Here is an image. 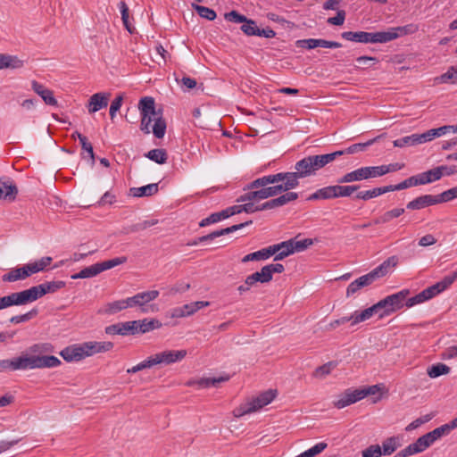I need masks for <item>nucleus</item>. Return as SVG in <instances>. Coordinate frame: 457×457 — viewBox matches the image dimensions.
<instances>
[{
    "label": "nucleus",
    "mask_w": 457,
    "mask_h": 457,
    "mask_svg": "<svg viewBox=\"0 0 457 457\" xmlns=\"http://www.w3.org/2000/svg\"><path fill=\"white\" fill-rule=\"evenodd\" d=\"M192 8L197 12V14L200 17L204 18L208 21H213L217 16L214 10L206 6L192 4Z\"/></svg>",
    "instance_id": "nucleus-47"
},
{
    "label": "nucleus",
    "mask_w": 457,
    "mask_h": 457,
    "mask_svg": "<svg viewBox=\"0 0 457 457\" xmlns=\"http://www.w3.org/2000/svg\"><path fill=\"white\" fill-rule=\"evenodd\" d=\"M295 46L297 47L306 49H314L316 47L339 48L342 46L341 43L339 42L328 41L321 38L299 39L295 42Z\"/></svg>",
    "instance_id": "nucleus-17"
},
{
    "label": "nucleus",
    "mask_w": 457,
    "mask_h": 457,
    "mask_svg": "<svg viewBox=\"0 0 457 457\" xmlns=\"http://www.w3.org/2000/svg\"><path fill=\"white\" fill-rule=\"evenodd\" d=\"M228 218V212H226L225 209L219 212L212 213L207 218L202 220L199 223L200 227H205L207 225L216 223L221 220H225Z\"/></svg>",
    "instance_id": "nucleus-48"
},
{
    "label": "nucleus",
    "mask_w": 457,
    "mask_h": 457,
    "mask_svg": "<svg viewBox=\"0 0 457 457\" xmlns=\"http://www.w3.org/2000/svg\"><path fill=\"white\" fill-rule=\"evenodd\" d=\"M101 272H100L98 264L96 263V264H93L91 266H88V267H86V268L82 269L79 272L71 275V278L72 279L87 278L95 277V276H96V275H98Z\"/></svg>",
    "instance_id": "nucleus-41"
},
{
    "label": "nucleus",
    "mask_w": 457,
    "mask_h": 457,
    "mask_svg": "<svg viewBox=\"0 0 457 457\" xmlns=\"http://www.w3.org/2000/svg\"><path fill=\"white\" fill-rule=\"evenodd\" d=\"M419 29L418 26L415 24H408L405 26L391 28L387 31H381V34L386 36V39H383V43H387L394 39H396L399 37L413 34L417 32Z\"/></svg>",
    "instance_id": "nucleus-18"
},
{
    "label": "nucleus",
    "mask_w": 457,
    "mask_h": 457,
    "mask_svg": "<svg viewBox=\"0 0 457 457\" xmlns=\"http://www.w3.org/2000/svg\"><path fill=\"white\" fill-rule=\"evenodd\" d=\"M401 446L400 440L397 436H390L382 442V455H391L395 450Z\"/></svg>",
    "instance_id": "nucleus-34"
},
{
    "label": "nucleus",
    "mask_w": 457,
    "mask_h": 457,
    "mask_svg": "<svg viewBox=\"0 0 457 457\" xmlns=\"http://www.w3.org/2000/svg\"><path fill=\"white\" fill-rule=\"evenodd\" d=\"M86 356H92L96 353L108 352L113 347L112 342L89 341L83 343Z\"/></svg>",
    "instance_id": "nucleus-22"
},
{
    "label": "nucleus",
    "mask_w": 457,
    "mask_h": 457,
    "mask_svg": "<svg viewBox=\"0 0 457 457\" xmlns=\"http://www.w3.org/2000/svg\"><path fill=\"white\" fill-rule=\"evenodd\" d=\"M384 135H379L365 143H357L350 145L349 147L345 148L346 154H353L358 152L365 151L368 146L373 145L375 142L378 141L381 137H383Z\"/></svg>",
    "instance_id": "nucleus-43"
},
{
    "label": "nucleus",
    "mask_w": 457,
    "mask_h": 457,
    "mask_svg": "<svg viewBox=\"0 0 457 457\" xmlns=\"http://www.w3.org/2000/svg\"><path fill=\"white\" fill-rule=\"evenodd\" d=\"M111 96L110 93H96L92 95L88 100L87 109L89 113H95L108 105Z\"/></svg>",
    "instance_id": "nucleus-20"
},
{
    "label": "nucleus",
    "mask_w": 457,
    "mask_h": 457,
    "mask_svg": "<svg viewBox=\"0 0 457 457\" xmlns=\"http://www.w3.org/2000/svg\"><path fill=\"white\" fill-rule=\"evenodd\" d=\"M290 240L292 241L294 253L303 252L313 244V241L311 238L297 240V237H295Z\"/></svg>",
    "instance_id": "nucleus-54"
},
{
    "label": "nucleus",
    "mask_w": 457,
    "mask_h": 457,
    "mask_svg": "<svg viewBox=\"0 0 457 457\" xmlns=\"http://www.w3.org/2000/svg\"><path fill=\"white\" fill-rule=\"evenodd\" d=\"M436 199L433 195H423L416 197L415 199L410 201L406 208L408 210H421L428 206L436 205Z\"/></svg>",
    "instance_id": "nucleus-25"
},
{
    "label": "nucleus",
    "mask_w": 457,
    "mask_h": 457,
    "mask_svg": "<svg viewBox=\"0 0 457 457\" xmlns=\"http://www.w3.org/2000/svg\"><path fill=\"white\" fill-rule=\"evenodd\" d=\"M320 170L314 155H308L295 162V171L290 172V177L299 181L300 179L315 175Z\"/></svg>",
    "instance_id": "nucleus-11"
},
{
    "label": "nucleus",
    "mask_w": 457,
    "mask_h": 457,
    "mask_svg": "<svg viewBox=\"0 0 457 457\" xmlns=\"http://www.w3.org/2000/svg\"><path fill=\"white\" fill-rule=\"evenodd\" d=\"M337 366L334 361H328L321 366L316 368L313 372V377L318 378H323L327 375L330 374L331 370Z\"/></svg>",
    "instance_id": "nucleus-53"
},
{
    "label": "nucleus",
    "mask_w": 457,
    "mask_h": 457,
    "mask_svg": "<svg viewBox=\"0 0 457 457\" xmlns=\"http://www.w3.org/2000/svg\"><path fill=\"white\" fill-rule=\"evenodd\" d=\"M129 328H130V327L129 325H127V321L120 322V323L107 326L105 328V333L108 335L127 336V335H129Z\"/></svg>",
    "instance_id": "nucleus-44"
},
{
    "label": "nucleus",
    "mask_w": 457,
    "mask_h": 457,
    "mask_svg": "<svg viewBox=\"0 0 457 457\" xmlns=\"http://www.w3.org/2000/svg\"><path fill=\"white\" fill-rule=\"evenodd\" d=\"M145 156L158 164L165 163L168 159L167 152L162 148L150 150L145 154Z\"/></svg>",
    "instance_id": "nucleus-38"
},
{
    "label": "nucleus",
    "mask_w": 457,
    "mask_h": 457,
    "mask_svg": "<svg viewBox=\"0 0 457 457\" xmlns=\"http://www.w3.org/2000/svg\"><path fill=\"white\" fill-rule=\"evenodd\" d=\"M410 295L409 289H403L395 294L387 295L384 299L379 301L383 312L379 313V317L383 318L387 316L397 310L402 309L404 306V301Z\"/></svg>",
    "instance_id": "nucleus-10"
},
{
    "label": "nucleus",
    "mask_w": 457,
    "mask_h": 457,
    "mask_svg": "<svg viewBox=\"0 0 457 457\" xmlns=\"http://www.w3.org/2000/svg\"><path fill=\"white\" fill-rule=\"evenodd\" d=\"M335 199L334 185L327 186L316 190L307 198L309 201Z\"/></svg>",
    "instance_id": "nucleus-29"
},
{
    "label": "nucleus",
    "mask_w": 457,
    "mask_h": 457,
    "mask_svg": "<svg viewBox=\"0 0 457 457\" xmlns=\"http://www.w3.org/2000/svg\"><path fill=\"white\" fill-rule=\"evenodd\" d=\"M257 28L254 21L246 19V21L243 22L240 29L247 36H255Z\"/></svg>",
    "instance_id": "nucleus-58"
},
{
    "label": "nucleus",
    "mask_w": 457,
    "mask_h": 457,
    "mask_svg": "<svg viewBox=\"0 0 457 457\" xmlns=\"http://www.w3.org/2000/svg\"><path fill=\"white\" fill-rule=\"evenodd\" d=\"M127 262V257H117L111 260H107L102 262H97L100 272L114 268L118 265L123 264Z\"/></svg>",
    "instance_id": "nucleus-49"
},
{
    "label": "nucleus",
    "mask_w": 457,
    "mask_h": 457,
    "mask_svg": "<svg viewBox=\"0 0 457 457\" xmlns=\"http://www.w3.org/2000/svg\"><path fill=\"white\" fill-rule=\"evenodd\" d=\"M23 66V62L17 56L0 54V69H18Z\"/></svg>",
    "instance_id": "nucleus-33"
},
{
    "label": "nucleus",
    "mask_w": 457,
    "mask_h": 457,
    "mask_svg": "<svg viewBox=\"0 0 457 457\" xmlns=\"http://www.w3.org/2000/svg\"><path fill=\"white\" fill-rule=\"evenodd\" d=\"M65 285V282L61 280L50 281L20 292L11 293L8 295L0 297V310L13 305H25L33 303L46 294L55 293L63 288Z\"/></svg>",
    "instance_id": "nucleus-2"
},
{
    "label": "nucleus",
    "mask_w": 457,
    "mask_h": 457,
    "mask_svg": "<svg viewBox=\"0 0 457 457\" xmlns=\"http://www.w3.org/2000/svg\"><path fill=\"white\" fill-rule=\"evenodd\" d=\"M141 124H140V129L145 133L149 134L151 132V123L153 120H154V117L152 115V113H146V114H141Z\"/></svg>",
    "instance_id": "nucleus-59"
},
{
    "label": "nucleus",
    "mask_w": 457,
    "mask_h": 457,
    "mask_svg": "<svg viewBox=\"0 0 457 457\" xmlns=\"http://www.w3.org/2000/svg\"><path fill=\"white\" fill-rule=\"evenodd\" d=\"M138 330L141 334L147 333L149 331H152L156 328H160L162 327V322L158 320L152 319V320H138Z\"/></svg>",
    "instance_id": "nucleus-39"
},
{
    "label": "nucleus",
    "mask_w": 457,
    "mask_h": 457,
    "mask_svg": "<svg viewBox=\"0 0 457 457\" xmlns=\"http://www.w3.org/2000/svg\"><path fill=\"white\" fill-rule=\"evenodd\" d=\"M38 314V310L37 308H33L28 312L21 315L12 316L10 319V322L12 324L23 323L30 320L35 318Z\"/></svg>",
    "instance_id": "nucleus-51"
},
{
    "label": "nucleus",
    "mask_w": 457,
    "mask_h": 457,
    "mask_svg": "<svg viewBox=\"0 0 457 457\" xmlns=\"http://www.w3.org/2000/svg\"><path fill=\"white\" fill-rule=\"evenodd\" d=\"M18 187L10 178L0 179V201L12 203L18 195Z\"/></svg>",
    "instance_id": "nucleus-15"
},
{
    "label": "nucleus",
    "mask_w": 457,
    "mask_h": 457,
    "mask_svg": "<svg viewBox=\"0 0 457 457\" xmlns=\"http://www.w3.org/2000/svg\"><path fill=\"white\" fill-rule=\"evenodd\" d=\"M341 37L348 41L358 43H383L382 40L386 39V36L378 32H366V31H345Z\"/></svg>",
    "instance_id": "nucleus-14"
},
{
    "label": "nucleus",
    "mask_w": 457,
    "mask_h": 457,
    "mask_svg": "<svg viewBox=\"0 0 457 457\" xmlns=\"http://www.w3.org/2000/svg\"><path fill=\"white\" fill-rule=\"evenodd\" d=\"M252 222H253L252 220H248V221H245V222H243L240 224H237V225H233V226H230V227L215 230L208 235L199 237V241L200 242L212 241L219 237L228 235V234L235 232L238 229H241V228L252 224Z\"/></svg>",
    "instance_id": "nucleus-21"
},
{
    "label": "nucleus",
    "mask_w": 457,
    "mask_h": 457,
    "mask_svg": "<svg viewBox=\"0 0 457 457\" xmlns=\"http://www.w3.org/2000/svg\"><path fill=\"white\" fill-rule=\"evenodd\" d=\"M60 354L66 361H79L87 357L83 343L67 346Z\"/></svg>",
    "instance_id": "nucleus-19"
},
{
    "label": "nucleus",
    "mask_w": 457,
    "mask_h": 457,
    "mask_svg": "<svg viewBox=\"0 0 457 457\" xmlns=\"http://www.w3.org/2000/svg\"><path fill=\"white\" fill-rule=\"evenodd\" d=\"M228 379V376H221L219 378H202L197 379L196 383L200 388H208L210 386H217L219 383L226 382Z\"/></svg>",
    "instance_id": "nucleus-42"
},
{
    "label": "nucleus",
    "mask_w": 457,
    "mask_h": 457,
    "mask_svg": "<svg viewBox=\"0 0 457 457\" xmlns=\"http://www.w3.org/2000/svg\"><path fill=\"white\" fill-rule=\"evenodd\" d=\"M426 450L422 442L418 438L414 443L410 444L403 450L396 453L394 457H409L417 453H423Z\"/></svg>",
    "instance_id": "nucleus-28"
},
{
    "label": "nucleus",
    "mask_w": 457,
    "mask_h": 457,
    "mask_svg": "<svg viewBox=\"0 0 457 457\" xmlns=\"http://www.w3.org/2000/svg\"><path fill=\"white\" fill-rule=\"evenodd\" d=\"M393 145L395 147H406L417 145L416 134H411L410 136H406L393 141Z\"/></svg>",
    "instance_id": "nucleus-55"
},
{
    "label": "nucleus",
    "mask_w": 457,
    "mask_h": 457,
    "mask_svg": "<svg viewBox=\"0 0 457 457\" xmlns=\"http://www.w3.org/2000/svg\"><path fill=\"white\" fill-rule=\"evenodd\" d=\"M31 275L32 272L29 270V265L28 263L21 268L11 270L2 277V279L4 282H15L18 280L25 279Z\"/></svg>",
    "instance_id": "nucleus-24"
},
{
    "label": "nucleus",
    "mask_w": 457,
    "mask_h": 457,
    "mask_svg": "<svg viewBox=\"0 0 457 457\" xmlns=\"http://www.w3.org/2000/svg\"><path fill=\"white\" fill-rule=\"evenodd\" d=\"M298 198V194L295 192L287 191L286 194L279 195L275 198V201H278L279 206H283L290 202H293Z\"/></svg>",
    "instance_id": "nucleus-61"
},
{
    "label": "nucleus",
    "mask_w": 457,
    "mask_h": 457,
    "mask_svg": "<svg viewBox=\"0 0 457 457\" xmlns=\"http://www.w3.org/2000/svg\"><path fill=\"white\" fill-rule=\"evenodd\" d=\"M267 275L269 276L270 281L272 280L274 273H282L285 270L284 265L281 263H271L263 266Z\"/></svg>",
    "instance_id": "nucleus-62"
},
{
    "label": "nucleus",
    "mask_w": 457,
    "mask_h": 457,
    "mask_svg": "<svg viewBox=\"0 0 457 457\" xmlns=\"http://www.w3.org/2000/svg\"><path fill=\"white\" fill-rule=\"evenodd\" d=\"M53 259L50 256L42 257L40 260L29 263V270L32 274L45 270L52 262Z\"/></svg>",
    "instance_id": "nucleus-46"
},
{
    "label": "nucleus",
    "mask_w": 457,
    "mask_h": 457,
    "mask_svg": "<svg viewBox=\"0 0 457 457\" xmlns=\"http://www.w3.org/2000/svg\"><path fill=\"white\" fill-rule=\"evenodd\" d=\"M138 108L141 114L152 113L154 117V124L152 127V131L155 137L162 138L166 132V121L161 115H157L154 98L151 96H145L141 98L138 104Z\"/></svg>",
    "instance_id": "nucleus-9"
},
{
    "label": "nucleus",
    "mask_w": 457,
    "mask_h": 457,
    "mask_svg": "<svg viewBox=\"0 0 457 457\" xmlns=\"http://www.w3.org/2000/svg\"><path fill=\"white\" fill-rule=\"evenodd\" d=\"M417 178L420 185H426L439 180L441 179L439 170L436 169V167L428 171L418 174Z\"/></svg>",
    "instance_id": "nucleus-35"
},
{
    "label": "nucleus",
    "mask_w": 457,
    "mask_h": 457,
    "mask_svg": "<svg viewBox=\"0 0 457 457\" xmlns=\"http://www.w3.org/2000/svg\"><path fill=\"white\" fill-rule=\"evenodd\" d=\"M277 395V390L269 389L261 393L257 397L253 398L251 402L240 405L235 409L233 413L237 418H240L245 414L256 411L262 407L270 403Z\"/></svg>",
    "instance_id": "nucleus-6"
},
{
    "label": "nucleus",
    "mask_w": 457,
    "mask_h": 457,
    "mask_svg": "<svg viewBox=\"0 0 457 457\" xmlns=\"http://www.w3.org/2000/svg\"><path fill=\"white\" fill-rule=\"evenodd\" d=\"M247 285L251 284V287H253L257 285V283L266 284L270 282L269 276L267 275L264 268L262 267L260 271H256L246 278Z\"/></svg>",
    "instance_id": "nucleus-36"
},
{
    "label": "nucleus",
    "mask_w": 457,
    "mask_h": 457,
    "mask_svg": "<svg viewBox=\"0 0 457 457\" xmlns=\"http://www.w3.org/2000/svg\"><path fill=\"white\" fill-rule=\"evenodd\" d=\"M433 414H426L420 418H418L416 419L415 420H413L412 422H411L406 428H405V430L406 431H411V430H414L416 428H418L419 427H420L422 424L424 423H427L428 422L429 420H432L433 418Z\"/></svg>",
    "instance_id": "nucleus-57"
},
{
    "label": "nucleus",
    "mask_w": 457,
    "mask_h": 457,
    "mask_svg": "<svg viewBox=\"0 0 457 457\" xmlns=\"http://www.w3.org/2000/svg\"><path fill=\"white\" fill-rule=\"evenodd\" d=\"M457 279V270L450 275L445 276L440 281L425 288L416 295L406 298L404 305L411 308L416 304L428 301L446 290Z\"/></svg>",
    "instance_id": "nucleus-4"
},
{
    "label": "nucleus",
    "mask_w": 457,
    "mask_h": 457,
    "mask_svg": "<svg viewBox=\"0 0 457 457\" xmlns=\"http://www.w3.org/2000/svg\"><path fill=\"white\" fill-rule=\"evenodd\" d=\"M158 296V290L137 293L135 295L127 298L129 308L138 307L141 312L146 313L149 312L150 308L152 311L154 310L153 305H149L148 303L155 300Z\"/></svg>",
    "instance_id": "nucleus-13"
},
{
    "label": "nucleus",
    "mask_w": 457,
    "mask_h": 457,
    "mask_svg": "<svg viewBox=\"0 0 457 457\" xmlns=\"http://www.w3.org/2000/svg\"><path fill=\"white\" fill-rule=\"evenodd\" d=\"M453 428L451 423L444 424L434 430L420 436V440L422 442V445L426 448V450L430 447L436 440L441 438L443 436L448 435Z\"/></svg>",
    "instance_id": "nucleus-16"
},
{
    "label": "nucleus",
    "mask_w": 457,
    "mask_h": 457,
    "mask_svg": "<svg viewBox=\"0 0 457 457\" xmlns=\"http://www.w3.org/2000/svg\"><path fill=\"white\" fill-rule=\"evenodd\" d=\"M360 185H334L335 198L349 197L360 189Z\"/></svg>",
    "instance_id": "nucleus-32"
},
{
    "label": "nucleus",
    "mask_w": 457,
    "mask_h": 457,
    "mask_svg": "<svg viewBox=\"0 0 457 457\" xmlns=\"http://www.w3.org/2000/svg\"><path fill=\"white\" fill-rule=\"evenodd\" d=\"M360 395L357 389H347L342 395H339L338 399L334 402V406L337 409H343L350 404H353L360 401Z\"/></svg>",
    "instance_id": "nucleus-23"
},
{
    "label": "nucleus",
    "mask_w": 457,
    "mask_h": 457,
    "mask_svg": "<svg viewBox=\"0 0 457 457\" xmlns=\"http://www.w3.org/2000/svg\"><path fill=\"white\" fill-rule=\"evenodd\" d=\"M386 175L384 165L362 166L354 170L347 172L337 179V183L348 184L356 181H362L370 179L379 178Z\"/></svg>",
    "instance_id": "nucleus-5"
},
{
    "label": "nucleus",
    "mask_w": 457,
    "mask_h": 457,
    "mask_svg": "<svg viewBox=\"0 0 457 457\" xmlns=\"http://www.w3.org/2000/svg\"><path fill=\"white\" fill-rule=\"evenodd\" d=\"M76 135H78V139L79 140L82 150L88 154L91 165H94L96 158L92 144L88 142L87 137L82 135L81 133L76 132Z\"/></svg>",
    "instance_id": "nucleus-45"
},
{
    "label": "nucleus",
    "mask_w": 457,
    "mask_h": 457,
    "mask_svg": "<svg viewBox=\"0 0 457 457\" xmlns=\"http://www.w3.org/2000/svg\"><path fill=\"white\" fill-rule=\"evenodd\" d=\"M224 17L228 21L233 23H243L244 21H246L247 19L246 16L240 14L237 11H231L229 12H227L225 13Z\"/></svg>",
    "instance_id": "nucleus-64"
},
{
    "label": "nucleus",
    "mask_w": 457,
    "mask_h": 457,
    "mask_svg": "<svg viewBox=\"0 0 457 457\" xmlns=\"http://www.w3.org/2000/svg\"><path fill=\"white\" fill-rule=\"evenodd\" d=\"M362 457H381L382 450L378 445H371L361 453Z\"/></svg>",
    "instance_id": "nucleus-63"
},
{
    "label": "nucleus",
    "mask_w": 457,
    "mask_h": 457,
    "mask_svg": "<svg viewBox=\"0 0 457 457\" xmlns=\"http://www.w3.org/2000/svg\"><path fill=\"white\" fill-rule=\"evenodd\" d=\"M398 263V257L395 255L388 257L380 265L372 270L370 272L355 279L360 288L371 285L377 279L385 277Z\"/></svg>",
    "instance_id": "nucleus-8"
},
{
    "label": "nucleus",
    "mask_w": 457,
    "mask_h": 457,
    "mask_svg": "<svg viewBox=\"0 0 457 457\" xmlns=\"http://www.w3.org/2000/svg\"><path fill=\"white\" fill-rule=\"evenodd\" d=\"M187 355L186 349L180 350H164L151 355L153 366L155 365H171L180 362Z\"/></svg>",
    "instance_id": "nucleus-12"
},
{
    "label": "nucleus",
    "mask_w": 457,
    "mask_h": 457,
    "mask_svg": "<svg viewBox=\"0 0 457 457\" xmlns=\"http://www.w3.org/2000/svg\"><path fill=\"white\" fill-rule=\"evenodd\" d=\"M192 314H194V310L192 308L191 303H187L181 307L174 308L171 312V317L173 318H182Z\"/></svg>",
    "instance_id": "nucleus-56"
},
{
    "label": "nucleus",
    "mask_w": 457,
    "mask_h": 457,
    "mask_svg": "<svg viewBox=\"0 0 457 457\" xmlns=\"http://www.w3.org/2000/svg\"><path fill=\"white\" fill-rule=\"evenodd\" d=\"M398 263V257L395 255L388 257L380 265L372 270L370 272L355 279L360 288L371 285L377 279L385 277Z\"/></svg>",
    "instance_id": "nucleus-7"
},
{
    "label": "nucleus",
    "mask_w": 457,
    "mask_h": 457,
    "mask_svg": "<svg viewBox=\"0 0 457 457\" xmlns=\"http://www.w3.org/2000/svg\"><path fill=\"white\" fill-rule=\"evenodd\" d=\"M127 308H129V304L128 300L126 298L122 300L114 301L112 303H107L106 304H104V308L100 311V312L111 315L115 314Z\"/></svg>",
    "instance_id": "nucleus-30"
},
{
    "label": "nucleus",
    "mask_w": 457,
    "mask_h": 457,
    "mask_svg": "<svg viewBox=\"0 0 457 457\" xmlns=\"http://www.w3.org/2000/svg\"><path fill=\"white\" fill-rule=\"evenodd\" d=\"M123 102V95L120 94L118 95L114 100L112 102L110 106V117L112 120H113L116 116V112L120 109Z\"/></svg>",
    "instance_id": "nucleus-60"
},
{
    "label": "nucleus",
    "mask_w": 457,
    "mask_h": 457,
    "mask_svg": "<svg viewBox=\"0 0 457 457\" xmlns=\"http://www.w3.org/2000/svg\"><path fill=\"white\" fill-rule=\"evenodd\" d=\"M60 364L61 361L54 355L38 356L23 354L12 359L0 360V372L54 368Z\"/></svg>",
    "instance_id": "nucleus-3"
},
{
    "label": "nucleus",
    "mask_w": 457,
    "mask_h": 457,
    "mask_svg": "<svg viewBox=\"0 0 457 457\" xmlns=\"http://www.w3.org/2000/svg\"><path fill=\"white\" fill-rule=\"evenodd\" d=\"M450 367H448L447 365L444 363H437L436 365L431 366L428 370V375L430 378H434L441 375L448 374L450 372Z\"/></svg>",
    "instance_id": "nucleus-52"
},
{
    "label": "nucleus",
    "mask_w": 457,
    "mask_h": 457,
    "mask_svg": "<svg viewBox=\"0 0 457 457\" xmlns=\"http://www.w3.org/2000/svg\"><path fill=\"white\" fill-rule=\"evenodd\" d=\"M277 245L278 246V252L275 255L274 261L283 260L284 258L294 253L293 246H292L293 245H292V241L290 239L287 240V241H283Z\"/></svg>",
    "instance_id": "nucleus-40"
},
{
    "label": "nucleus",
    "mask_w": 457,
    "mask_h": 457,
    "mask_svg": "<svg viewBox=\"0 0 457 457\" xmlns=\"http://www.w3.org/2000/svg\"><path fill=\"white\" fill-rule=\"evenodd\" d=\"M388 193L386 186L380 187H374L370 190L360 191L354 196V199L368 201L372 198L378 197L383 194Z\"/></svg>",
    "instance_id": "nucleus-31"
},
{
    "label": "nucleus",
    "mask_w": 457,
    "mask_h": 457,
    "mask_svg": "<svg viewBox=\"0 0 457 457\" xmlns=\"http://www.w3.org/2000/svg\"><path fill=\"white\" fill-rule=\"evenodd\" d=\"M159 190L157 183L148 184L140 187H131L129 189V195L134 197L152 196L155 195Z\"/></svg>",
    "instance_id": "nucleus-27"
},
{
    "label": "nucleus",
    "mask_w": 457,
    "mask_h": 457,
    "mask_svg": "<svg viewBox=\"0 0 457 457\" xmlns=\"http://www.w3.org/2000/svg\"><path fill=\"white\" fill-rule=\"evenodd\" d=\"M32 89L42 97L44 102L52 106L57 105V100L54 98L53 91L46 88L42 84L36 80L32 81Z\"/></svg>",
    "instance_id": "nucleus-26"
},
{
    "label": "nucleus",
    "mask_w": 457,
    "mask_h": 457,
    "mask_svg": "<svg viewBox=\"0 0 457 457\" xmlns=\"http://www.w3.org/2000/svg\"><path fill=\"white\" fill-rule=\"evenodd\" d=\"M420 186L417 175L411 176L396 185L386 186L388 192L399 191L411 187Z\"/></svg>",
    "instance_id": "nucleus-37"
},
{
    "label": "nucleus",
    "mask_w": 457,
    "mask_h": 457,
    "mask_svg": "<svg viewBox=\"0 0 457 457\" xmlns=\"http://www.w3.org/2000/svg\"><path fill=\"white\" fill-rule=\"evenodd\" d=\"M290 176V172H278L258 178L245 187L250 191L240 195L237 202L260 201L297 187L299 181Z\"/></svg>",
    "instance_id": "nucleus-1"
},
{
    "label": "nucleus",
    "mask_w": 457,
    "mask_h": 457,
    "mask_svg": "<svg viewBox=\"0 0 457 457\" xmlns=\"http://www.w3.org/2000/svg\"><path fill=\"white\" fill-rule=\"evenodd\" d=\"M119 8L121 13V20L126 28V29L132 34L135 30V28L129 23V7L124 1H120L119 4Z\"/></svg>",
    "instance_id": "nucleus-50"
}]
</instances>
